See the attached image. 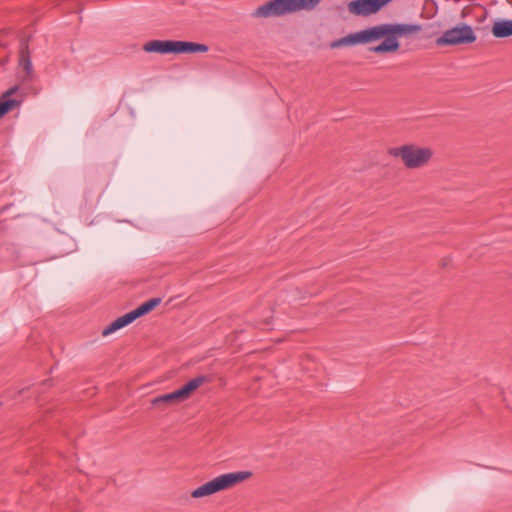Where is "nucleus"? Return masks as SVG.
Returning a JSON list of instances; mask_svg holds the SVG:
<instances>
[{"mask_svg": "<svg viewBox=\"0 0 512 512\" xmlns=\"http://www.w3.org/2000/svg\"><path fill=\"white\" fill-rule=\"evenodd\" d=\"M393 0H351L347 4V10L357 17H368L378 13Z\"/></svg>", "mask_w": 512, "mask_h": 512, "instance_id": "obj_6", "label": "nucleus"}, {"mask_svg": "<svg viewBox=\"0 0 512 512\" xmlns=\"http://www.w3.org/2000/svg\"><path fill=\"white\" fill-rule=\"evenodd\" d=\"M321 0H295L297 11H311L313 10Z\"/></svg>", "mask_w": 512, "mask_h": 512, "instance_id": "obj_16", "label": "nucleus"}, {"mask_svg": "<svg viewBox=\"0 0 512 512\" xmlns=\"http://www.w3.org/2000/svg\"><path fill=\"white\" fill-rule=\"evenodd\" d=\"M208 50L209 47L205 44L175 40V54L204 53Z\"/></svg>", "mask_w": 512, "mask_h": 512, "instance_id": "obj_11", "label": "nucleus"}, {"mask_svg": "<svg viewBox=\"0 0 512 512\" xmlns=\"http://www.w3.org/2000/svg\"><path fill=\"white\" fill-rule=\"evenodd\" d=\"M376 41H383L369 48L375 54L394 53L400 48L399 38L420 32L422 26L413 23H383L374 26Z\"/></svg>", "mask_w": 512, "mask_h": 512, "instance_id": "obj_1", "label": "nucleus"}, {"mask_svg": "<svg viewBox=\"0 0 512 512\" xmlns=\"http://www.w3.org/2000/svg\"><path fill=\"white\" fill-rule=\"evenodd\" d=\"M296 295L294 296V299H304L305 297L301 295L300 291L298 289L295 290Z\"/></svg>", "mask_w": 512, "mask_h": 512, "instance_id": "obj_19", "label": "nucleus"}, {"mask_svg": "<svg viewBox=\"0 0 512 512\" xmlns=\"http://www.w3.org/2000/svg\"><path fill=\"white\" fill-rule=\"evenodd\" d=\"M251 476L252 472L250 471H238L222 474L194 489L191 492V497L202 498L205 496L213 495L217 492L231 488L236 484L250 478Z\"/></svg>", "mask_w": 512, "mask_h": 512, "instance_id": "obj_3", "label": "nucleus"}, {"mask_svg": "<svg viewBox=\"0 0 512 512\" xmlns=\"http://www.w3.org/2000/svg\"><path fill=\"white\" fill-rule=\"evenodd\" d=\"M19 65L23 68L25 72V77L31 80L34 76L33 65L31 62V56L29 51L28 42L23 40L21 41L20 50H19Z\"/></svg>", "mask_w": 512, "mask_h": 512, "instance_id": "obj_10", "label": "nucleus"}, {"mask_svg": "<svg viewBox=\"0 0 512 512\" xmlns=\"http://www.w3.org/2000/svg\"><path fill=\"white\" fill-rule=\"evenodd\" d=\"M211 378L208 375H199L191 380H189L185 385L179 388L185 400H187L190 395L198 389L202 384L210 382Z\"/></svg>", "mask_w": 512, "mask_h": 512, "instance_id": "obj_14", "label": "nucleus"}, {"mask_svg": "<svg viewBox=\"0 0 512 512\" xmlns=\"http://www.w3.org/2000/svg\"><path fill=\"white\" fill-rule=\"evenodd\" d=\"M492 34L496 38H507L512 36V20L498 19L492 25Z\"/></svg>", "mask_w": 512, "mask_h": 512, "instance_id": "obj_13", "label": "nucleus"}, {"mask_svg": "<svg viewBox=\"0 0 512 512\" xmlns=\"http://www.w3.org/2000/svg\"><path fill=\"white\" fill-rule=\"evenodd\" d=\"M136 320L135 315L132 311L118 317L113 322H111L107 327H105L102 331L103 336H108L117 330L124 328L125 326L131 324Z\"/></svg>", "mask_w": 512, "mask_h": 512, "instance_id": "obj_12", "label": "nucleus"}, {"mask_svg": "<svg viewBox=\"0 0 512 512\" xmlns=\"http://www.w3.org/2000/svg\"><path fill=\"white\" fill-rule=\"evenodd\" d=\"M20 104L17 100H4L0 101V118L4 117L8 112L13 110Z\"/></svg>", "mask_w": 512, "mask_h": 512, "instance_id": "obj_17", "label": "nucleus"}, {"mask_svg": "<svg viewBox=\"0 0 512 512\" xmlns=\"http://www.w3.org/2000/svg\"><path fill=\"white\" fill-rule=\"evenodd\" d=\"M18 90V86H13L11 87L10 89H8L0 98V101H4V100H13L12 98H10V96L12 94H14L16 91Z\"/></svg>", "mask_w": 512, "mask_h": 512, "instance_id": "obj_18", "label": "nucleus"}, {"mask_svg": "<svg viewBox=\"0 0 512 512\" xmlns=\"http://www.w3.org/2000/svg\"><path fill=\"white\" fill-rule=\"evenodd\" d=\"M161 303V298L155 297L151 298L141 305H139L137 308L133 309L132 312L135 315L136 319L147 315L152 310H154L159 304Z\"/></svg>", "mask_w": 512, "mask_h": 512, "instance_id": "obj_15", "label": "nucleus"}, {"mask_svg": "<svg viewBox=\"0 0 512 512\" xmlns=\"http://www.w3.org/2000/svg\"><path fill=\"white\" fill-rule=\"evenodd\" d=\"M477 39L472 27L466 23H460L446 30L435 40L438 47L457 46L471 44Z\"/></svg>", "mask_w": 512, "mask_h": 512, "instance_id": "obj_4", "label": "nucleus"}, {"mask_svg": "<svg viewBox=\"0 0 512 512\" xmlns=\"http://www.w3.org/2000/svg\"><path fill=\"white\" fill-rule=\"evenodd\" d=\"M388 154L395 158H401L408 169H417L427 165L433 157V151L429 147H420L415 144H404L388 149Z\"/></svg>", "mask_w": 512, "mask_h": 512, "instance_id": "obj_2", "label": "nucleus"}, {"mask_svg": "<svg viewBox=\"0 0 512 512\" xmlns=\"http://www.w3.org/2000/svg\"><path fill=\"white\" fill-rule=\"evenodd\" d=\"M376 41L374 26L360 30L355 33H350L342 38L333 41L330 44L331 48H339L342 46H353L357 44H367Z\"/></svg>", "mask_w": 512, "mask_h": 512, "instance_id": "obj_7", "label": "nucleus"}, {"mask_svg": "<svg viewBox=\"0 0 512 512\" xmlns=\"http://www.w3.org/2000/svg\"><path fill=\"white\" fill-rule=\"evenodd\" d=\"M297 12L295 0H269L252 13L256 18L283 16Z\"/></svg>", "mask_w": 512, "mask_h": 512, "instance_id": "obj_5", "label": "nucleus"}, {"mask_svg": "<svg viewBox=\"0 0 512 512\" xmlns=\"http://www.w3.org/2000/svg\"><path fill=\"white\" fill-rule=\"evenodd\" d=\"M147 53L175 54V40H151L144 44Z\"/></svg>", "mask_w": 512, "mask_h": 512, "instance_id": "obj_8", "label": "nucleus"}, {"mask_svg": "<svg viewBox=\"0 0 512 512\" xmlns=\"http://www.w3.org/2000/svg\"><path fill=\"white\" fill-rule=\"evenodd\" d=\"M184 401H185V399H184L182 393L180 392L179 389H177L171 393H167V394H163V395L154 397L151 400V405L153 407L166 408V407H169V406H172L175 404L182 403Z\"/></svg>", "mask_w": 512, "mask_h": 512, "instance_id": "obj_9", "label": "nucleus"}]
</instances>
